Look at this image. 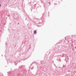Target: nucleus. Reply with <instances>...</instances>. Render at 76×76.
Wrapping results in <instances>:
<instances>
[{
    "mask_svg": "<svg viewBox=\"0 0 76 76\" xmlns=\"http://www.w3.org/2000/svg\"><path fill=\"white\" fill-rule=\"evenodd\" d=\"M34 34H36V33H37V31H35L34 32Z\"/></svg>",
    "mask_w": 76,
    "mask_h": 76,
    "instance_id": "nucleus-1",
    "label": "nucleus"
},
{
    "mask_svg": "<svg viewBox=\"0 0 76 76\" xmlns=\"http://www.w3.org/2000/svg\"><path fill=\"white\" fill-rule=\"evenodd\" d=\"M1 6V5L0 4V6Z\"/></svg>",
    "mask_w": 76,
    "mask_h": 76,
    "instance_id": "nucleus-2",
    "label": "nucleus"
}]
</instances>
